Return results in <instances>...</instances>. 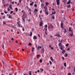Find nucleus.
<instances>
[{
  "instance_id": "1",
  "label": "nucleus",
  "mask_w": 75,
  "mask_h": 75,
  "mask_svg": "<svg viewBox=\"0 0 75 75\" xmlns=\"http://www.w3.org/2000/svg\"><path fill=\"white\" fill-rule=\"evenodd\" d=\"M22 16L24 17H25V18H27L28 17L27 14V13H25V12H24V13Z\"/></svg>"
},
{
  "instance_id": "2",
  "label": "nucleus",
  "mask_w": 75,
  "mask_h": 75,
  "mask_svg": "<svg viewBox=\"0 0 75 75\" xmlns=\"http://www.w3.org/2000/svg\"><path fill=\"white\" fill-rule=\"evenodd\" d=\"M56 36L58 37H61V36H60V34L59 33H57L56 35H54V37H56Z\"/></svg>"
},
{
  "instance_id": "3",
  "label": "nucleus",
  "mask_w": 75,
  "mask_h": 75,
  "mask_svg": "<svg viewBox=\"0 0 75 75\" xmlns=\"http://www.w3.org/2000/svg\"><path fill=\"white\" fill-rule=\"evenodd\" d=\"M56 2L57 3V4L58 6H59L60 3H59V0H57Z\"/></svg>"
},
{
  "instance_id": "4",
  "label": "nucleus",
  "mask_w": 75,
  "mask_h": 75,
  "mask_svg": "<svg viewBox=\"0 0 75 75\" xmlns=\"http://www.w3.org/2000/svg\"><path fill=\"white\" fill-rule=\"evenodd\" d=\"M60 25H61V27L62 28H64V27H63L64 25H63V23H62V22H61Z\"/></svg>"
},
{
  "instance_id": "5",
  "label": "nucleus",
  "mask_w": 75,
  "mask_h": 75,
  "mask_svg": "<svg viewBox=\"0 0 75 75\" xmlns=\"http://www.w3.org/2000/svg\"><path fill=\"white\" fill-rule=\"evenodd\" d=\"M22 20L23 22H25V17H23V16H22Z\"/></svg>"
},
{
  "instance_id": "6",
  "label": "nucleus",
  "mask_w": 75,
  "mask_h": 75,
  "mask_svg": "<svg viewBox=\"0 0 75 75\" xmlns=\"http://www.w3.org/2000/svg\"><path fill=\"white\" fill-rule=\"evenodd\" d=\"M68 35H70L71 37H72V36L73 35H74V33H73V32H71V34H69Z\"/></svg>"
},
{
  "instance_id": "7",
  "label": "nucleus",
  "mask_w": 75,
  "mask_h": 75,
  "mask_svg": "<svg viewBox=\"0 0 75 75\" xmlns=\"http://www.w3.org/2000/svg\"><path fill=\"white\" fill-rule=\"evenodd\" d=\"M44 9L45 10V11H48V9H47V7L46 6H44Z\"/></svg>"
},
{
  "instance_id": "8",
  "label": "nucleus",
  "mask_w": 75,
  "mask_h": 75,
  "mask_svg": "<svg viewBox=\"0 0 75 75\" xmlns=\"http://www.w3.org/2000/svg\"><path fill=\"white\" fill-rule=\"evenodd\" d=\"M40 26H42V21H41L40 23Z\"/></svg>"
},
{
  "instance_id": "9",
  "label": "nucleus",
  "mask_w": 75,
  "mask_h": 75,
  "mask_svg": "<svg viewBox=\"0 0 75 75\" xmlns=\"http://www.w3.org/2000/svg\"><path fill=\"white\" fill-rule=\"evenodd\" d=\"M36 57H37V59H38V58H39V57H41V55H40V54L37 55Z\"/></svg>"
},
{
  "instance_id": "10",
  "label": "nucleus",
  "mask_w": 75,
  "mask_h": 75,
  "mask_svg": "<svg viewBox=\"0 0 75 75\" xmlns=\"http://www.w3.org/2000/svg\"><path fill=\"white\" fill-rule=\"evenodd\" d=\"M62 46V44L61 43H59L58 46L59 47H60L61 46Z\"/></svg>"
},
{
  "instance_id": "11",
  "label": "nucleus",
  "mask_w": 75,
  "mask_h": 75,
  "mask_svg": "<svg viewBox=\"0 0 75 75\" xmlns=\"http://www.w3.org/2000/svg\"><path fill=\"white\" fill-rule=\"evenodd\" d=\"M71 2V0H69L67 3V4H69V3H70Z\"/></svg>"
},
{
  "instance_id": "12",
  "label": "nucleus",
  "mask_w": 75,
  "mask_h": 75,
  "mask_svg": "<svg viewBox=\"0 0 75 75\" xmlns=\"http://www.w3.org/2000/svg\"><path fill=\"white\" fill-rule=\"evenodd\" d=\"M17 24H18V27H20V25H21L18 22L17 23Z\"/></svg>"
},
{
  "instance_id": "13",
  "label": "nucleus",
  "mask_w": 75,
  "mask_h": 75,
  "mask_svg": "<svg viewBox=\"0 0 75 75\" xmlns=\"http://www.w3.org/2000/svg\"><path fill=\"white\" fill-rule=\"evenodd\" d=\"M37 36H34L33 37V39H34V40H36V39H37Z\"/></svg>"
},
{
  "instance_id": "14",
  "label": "nucleus",
  "mask_w": 75,
  "mask_h": 75,
  "mask_svg": "<svg viewBox=\"0 0 75 75\" xmlns=\"http://www.w3.org/2000/svg\"><path fill=\"white\" fill-rule=\"evenodd\" d=\"M53 28V25H50V28Z\"/></svg>"
},
{
  "instance_id": "15",
  "label": "nucleus",
  "mask_w": 75,
  "mask_h": 75,
  "mask_svg": "<svg viewBox=\"0 0 75 75\" xmlns=\"http://www.w3.org/2000/svg\"><path fill=\"white\" fill-rule=\"evenodd\" d=\"M14 26L13 25L11 26V27H13V28H16V25H14Z\"/></svg>"
},
{
  "instance_id": "16",
  "label": "nucleus",
  "mask_w": 75,
  "mask_h": 75,
  "mask_svg": "<svg viewBox=\"0 0 75 75\" xmlns=\"http://www.w3.org/2000/svg\"><path fill=\"white\" fill-rule=\"evenodd\" d=\"M45 13H46V14L47 15H48V11H45Z\"/></svg>"
},
{
  "instance_id": "17",
  "label": "nucleus",
  "mask_w": 75,
  "mask_h": 75,
  "mask_svg": "<svg viewBox=\"0 0 75 75\" xmlns=\"http://www.w3.org/2000/svg\"><path fill=\"white\" fill-rule=\"evenodd\" d=\"M42 48V47L41 46H39L38 47V50H39V48Z\"/></svg>"
},
{
  "instance_id": "18",
  "label": "nucleus",
  "mask_w": 75,
  "mask_h": 75,
  "mask_svg": "<svg viewBox=\"0 0 75 75\" xmlns=\"http://www.w3.org/2000/svg\"><path fill=\"white\" fill-rule=\"evenodd\" d=\"M40 71H40V72H43V71H44V69H40Z\"/></svg>"
},
{
  "instance_id": "19",
  "label": "nucleus",
  "mask_w": 75,
  "mask_h": 75,
  "mask_svg": "<svg viewBox=\"0 0 75 75\" xmlns=\"http://www.w3.org/2000/svg\"><path fill=\"white\" fill-rule=\"evenodd\" d=\"M50 59L53 62L54 61V59H52V57H50Z\"/></svg>"
},
{
  "instance_id": "20",
  "label": "nucleus",
  "mask_w": 75,
  "mask_h": 75,
  "mask_svg": "<svg viewBox=\"0 0 75 75\" xmlns=\"http://www.w3.org/2000/svg\"><path fill=\"white\" fill-rule=\"evenodd\" d=\"M34 49H35V48H34V47H32V52H34Z\"/></svg>"
},
{
  "instance_id": "21",
  "label": "nucleus",
  "mask_w": 75,
  "mask_h": 75,
  "mask_svg": "<svg viewBox=\"0 0 75 75\" xmlns=\"http://www.w3.org/2000/svg\"><path fill=\"white\" fill-rule=\"evenodd\" d=\"M63 46H62V45L61 46V48H60V50H63Z\"/></svg>"
},
{
  "instance_id": "22",
  "label": "nucleus",
  "mask_w": 75,
  "mask_h": 75,
  "mask_svg": "<svg viewBox=\"0 0 75 75\" xmlns=\"http://www.w3.org/2000/svg\"><path fill=\"white\" fill-rule=\"evenodd\" d=\"M33 3H34V2H32V3L30 4V6H33Z\"/></svg>"
},
{
  "instance_id": "23",
  "label": "nucleus",
  "mask_w": 75,
  "mask_h": 75,
  "mask_svg": "<svg viewBox=\"0 0 75 75\" xmlns=\"http://www.w3.org/2000/svg\"><path fill=\"white\" fill-rule=\"evenodd\" d=\"M64 65L65 67H67V63H64Z\"/></svg>"
},
{
  "instance_id": "24",
  "label": "nucleus",
  "mask_w": 75,
  "mask_h": 75,
  "mask_svg": "<svg viewBox=\"0 0 75 75\" xmlns=\"http://www.w3.org/2000/svg\"><path fill=\"white\" fill-rule=\"evenodd\" d=\"M64 33L65 34V33H67V30H66V29H64Z\"/></svg>"
},
{
  "instance_id": "25",
  "label": "nucleus",
  "mask_w": 75,
  "mask_h": 75,
  "mask_svg": "<svg viewBox=\"0 0 75 75\" xmlns=\"http://www.w3.org/2000/svg\"><path fill=\"white\" fill-rule=\"evenodd\" d=\"M64 52H65V50H62V53H63V54H64Z\"/></svg>"
},
{
  "instance_id": "26",
  "label": "nucleus",
  "mask_w": 75,
  "mask_h": 75,
  "mask_svg": "<svg viewBox=\"0 0 75 75\" xmlns=\"http://www.w3.org/2000/svg\"><path fill=\"white\" fill-rule=\"evenodd\" d=\"M71 28H69V30L70 31H71V32H72V30H71Z\"/></svg>"
},
{
  "instance_id": "27",
  "label": "nucleus",
  "mask_w": 75,
  "mask_h": 75,
  "mask_svg": "<svg viewBox=\"0 0 75 75\" xmlns=\"http://www.w3.org/2000/svg\"><path fill=\"white\" fill-rule=\"evenodd\" d=\"M28 45H29V46H31V45H32V44L31 43H29L28 44Z\"/></svg>"
},
{
  "instance_id": "28",
  "label": "nucleus",
  "mask_w": 75,
  "mask_h": 75,
  "mask_svg": "<svg viewBox=\"0 0 75 75\" xmlns=\"http://www.w3.org/2000/svg\"><path fill=\"white\" fill-rule=\"evenodd\" d=\"M42 52H43V54H44V48H42Z\"/></svg>"
},
{
  "instance_id": "29",
  "label": "nucleus",
  "mask_w": 75,
  "mask_h": 75,
  "mask_svg": "<svg viewBox=\"0 0 75 75\" xmlns=\"http://www.w3.org/2000/svg\"><path fill=\"white\" fill-rule=\"evenodd\" d=\"M42 59H40V63H42Z\"/></svg>"
},
{
  "instance_id": "30",
  "label": "nucleus",
  "mask_w": 75,
  "mask_h": 75,
  "mask_svg": "<svg viewBox=\"0 0 75 75\" xmlns=\"http://www.w3.org/2000/svg\"><path fill=\"white\" fill-rule=\"evenodd\" d=\"M51 18H52V19H54H54H55V16H52Z\"/></svg>"
},
{
  "instance_id": "31",
  "label": "nucleus",
  "mask_w": 75,
  "mask_h": 75,
  "mask_svg": "<svg viewBox=\"0 0 75 75\" xmlns=\"http://www.w3.org/2000/svg\"><path fill=\"white\" fill-rule=\"evenodd\" d=\"M67 56H68V54H67V53L65 54V57H67Z\"/></svg>"
},
{
  "instance_id": "32",
  "label": "nucleus",
  "mask_w": 75,
  "mask_h": 75,
  "mask_svg": "<svg viewBox=\"0 0 75 75\" xmlns=\"http://www.w3.org/2000/svg\"><path fill=\"white\" fill-rule=\"evenodd\" d=\"M30 36H32V35H33V33H32L31 32H30Z\"/></svg>"
},
{
  "instance_id": "33",
  "label": "nucleus",
  "mask_w": 75,
  "mask_h": 75,
  "mask_svg": "<svg viewBox=\"0 0 75 75\" xmlns=\"http://www.w3.org/2000/svg\"><path fill=\"white\" fill-rule=\"evenodd\" d=\"M8 18H11V19H12V17L10 16H8Z\"/></svg>"
},
{
  "instance_id": "34",
  "label": "nucleus",
  "mask_w": 75,
  "mask_h": 75,
  "mask_svg": "<svg viewBox=\"0 0 75 75\" xmlns=\"http://www.w3.org/2000/svg\"><path fill=\"white\" fill-rule=\"evenodd\" d=\"M35 12H37V11H38V10L37 9H35Z\"/></svg>"
},
{
  "instance_id": "35",
  "label": "nucleus",
  "mask_w": 75,
  "mask_h": 75,
  "mask_svg": "<svg viewBox=\"0 0 75 75\" xmlns=\"http://www.w3.org/2000/svg\"><path fill=\"white\" fill-rule=\"evenodd\" d=\"M69 45V44H68V43H67V44H66V47H68V46Z\"/></svg>"
},
{
  "instance_id": "36",
  "label": "nucleus",
  "mask_w": 75,
  "mask_h": 75,
  "mask_svg": "<svg viewBox=\"0 0 75 75\" xmlns=\"http://www.w3.org/2000/svg\"><path fill=\"white\" fill-rule=\"evenodd\" d=\"M47 27H48V25H45V28H47Z\"/></svg>"
},
{
  "instance_id": "37",
  "label": "nucleus",
  "mask_w": 75,
  "mask_h": 75,
  "mask_svg": "<svg viewBox=\"0 0 75 75\" xmlns=\"http://www.w3.org/2000/svg\"><path fill=\"white\" fill-rule=\"evenodd\" d=\"M15 10L16 11H18V8H15Z\"/></svg>"
},
{
  "instance_id": "38",
  "label": "nucleus",
  "mask_w": 75,
  "mask_h": 75,
  "mask_svg": "<svg viewBox=\"0 0 75 75\" xmlns=\"http://www.w3.org/2000/svg\"><path fill=\"white\" fill-rule=\"evenodd\" d=\"M62 41H63V40L62 39L61 40V41H60V43H61H61H62Z\"/></svg>"
},
{
  "instance_id": "39",
  "label": "nucleus",
  "mask_w": 75,
  "mask_h": 75,
  "mask_svg": "<svg viewBox=\"0 0 75 75\" xmlns=\"http://www.w3.org/2000/svg\"><path fill=\"white\" fill-rule=\"evenodd\" d=\"M2 48H3V49H4V45H2Z\"/></svg>"
},
{
  "instance_id": "40",
  "label": "nucleus",
  "mask_w": 75,
  "mask_h": 75,
  "mask_svg": "<svg viewBox=\"0 0 75 75\" xmlns=\"http://www.w3.org/2000/svg\"><path fill=\"white\" fill-rule=\"evenodd\" d=\"M31 11V9L29 8V10H28V11Z\"/></svg>"
},
{
  "instance_id": "41",
  "label": "nucleus",
  "mask_w": 75,
  "mask_h": 75,
  "mask_svg": "<svg viewBox=\"0 0 75 75\" xmlns=\"http://www.w3.org/2000/svg\"><path fill=\"white\" fill-rule=\"evenodd\" d=\"M48 4H49V3H48V2H46V5H48Z\"/></svg>"
},
{
  "instance_id": "42",
  "label": "nucleus",
  "mask_w": 75,
  "mask_h": 75,
  "mask_svg": "<svg viewBox=\"0 0 75 75\" xmlns=\"http://www.w3.org/2000/svg\"><path fill=\"white\" fill-rule=\"evenodd\" d=\"M29 75H31V71H29Z\"/></svg>"
},
{
  "instance_id": "43",
  "label": "nucleus",
  "mask_w": 75,
  "mask_h": 75,
  "mask_svg": "<svg viewBox=\"0 0 75 75\" xmlns=\"http://www.w3.org/2000/svg\"><path fill=\"white\" fill-rule=\"evenodd\" d=\"M12 7V5H9V7L10 8H11Z\"/></svg>"
},
{
  "instance_id": "44",
  "label": "nucleus",
  "mask_w": 75,
  "mask_h": 75,
  "mask_svg": "<svg viewBox=\"0 0 75 75\" xmlns=\"http://www.w3.org/2000/svg\"><path fill=\"white\" fill-rule=\"evenodd\" d=\"M4 13H5V14H7V12L6 11H4Z\"/></svg>"
},
{
  "instance_id": "45",
  "label": "nucleus",
  "mask_w": 75,
  "mask_h": 75,
  "mask_svg": "<svg viewBox=\"0 0 75 75\" xmlns=\"http://www.w3.org/2000/svg\"><path fill=\"white\" fill-rule=\"evenodd\" d=\"M50 65H51V64H52V62H51V61H50Z\"/></svg>"
},
{
  "instance_id": "46",
  "label": "nucleus",
  "mask_w": 75,
  "mask_h": 75,
  "mask_svg": "<svg viewBox=\"0 0 75 75\" xmlns=\"http://www.w3.org/2000/svg\"><path fill=\"white\" fill-rule=\"evenodd\" d=\"M2 63L4 65L5 63H4V62L3 60H2Z\"/></svg>"
},
{
  "instance_id": "47",
  "label": "nucleus",
  "mask_w": 75,
  "mask_h": 75,
  "mask_svg": "<svg viewBox=\"0 0 75 75\" xmlns=\"http://www.w3.org/2000/svg\"><path fill=\"white\" fill-rule=\"evenodd\" d=\"M19 3H21V1H22V0H19Z\"/></svg>"
},
{
  "instance_id": "48",
  "label": "nucleus",
  "mask_w": 75,
  "mask_h": 75,
  "mask_svg": "<svg viewBox=\"0 0 75 75\" xmlns=\"http://www.w3.org/2000/svg\"><path fill=\"white\" fill-rule=\"evenodd\" d=\"M13 13V11H11L10 13L12 14V13Z\"/></svg>"
},
{
  "instance_id": "49",
  "label": "nucleus",
  "mask_w": 75,
  "mask_h": 75,
  "mask_svg": "<svg viewBox=\"0 0 75 75\" xmlns=\"http://www.w3.org/2000/svg\"><path fill=\"white\" fill-rule=\"evenodd\" d=\"M11 40H12V41H13L14 40V38H11Z\"/></svg>"
},
{
  "instance_id": "50",
  "label": "nucleus",
  "mask_w": 75,
  "mask_h": 75,
  "mask_svg": "<svg viewBox=\"0 0 75 75\" xmlns=\"http://www.w3.org/2000/svg\"><path fill=\"white\" fill-rule=\"evenodd\" d=\"M5 18V16H3V18H2L3 19H4Z\"/></svg>"
},
{
  "instance_id": "51",
  "label": "nucleus",
  "mask_w": 75,
  "mask_h": 75,
  "mask_svg": "<svg viewBox=\"0 0 75 75\" xmlns=\"http://www.w3.org/2000/svg\"><path fill=\"white\" fill-rule=\"evenodd\" d=\"M34 7H37V4H35L34 5Z\"/></svg>"
},
{
  "instance_id": "52",
  "label": "nucleus",
  "mask_w": 75,
  "mask_h": 75,
  "mask_svg": "<svg viewBox=\"0 0 75 75\" xmlns=\"http://www.w3.org/2000/svg\"><path fill=\"white\" fill-rule=\"evenodd\" d=\"M53 13H54V14H55V13H56V12H55V11H54V12Z\"/></svg>"
},
{
  "instance_id": "53",
  "label": "nucleus",
  "mask_w": 75,
  "mask_h": 75,
  "mask_svg": "<svg viewBox=\"0 0 75 75\" xmlns=\"http://www.w3.org/2000/svg\"><path fill=\"white\" fill-rule=\"evenodd\" d=\"M12 3V4H14V1H13V2Z\"/></svg>"
},
{
  "instance_id": "54",
  "label": "nucleus",
  "mask_w": 75,
  "mask_h": 75,
  "mask_svg": "<svg viewBox=\"0 0 75 75\" xmlns=\"http://www.w3.org/2000/svg\"><path fill=\"white\" fill-rule=\"evenodd\" d=\"M69 50H70V49L69 48H68L67 49V51H69Z\"/></svg>"
},
{
  "instance_id": "55",
  "label": "nucleus",
  "mask_w": 75,
  "mask_h": 75,
  "mask_svg": "<svg viewBox=\"0 0 75 75\" xmlns=\"http://www.w3.org/2000/svg\"><path fill=\"white\" fill-rule=\"evenodd\" d=\"M69 7H70V5L67 6V7H68V8H69Z\"/></svg>"
},
{
  "instance_id": "56",
  "label": "nucleus",
  "mask_w": 75,
  "mask_h": 75,
  "mask_svg": "<svg viewBox=\"0 0 75 75\" xmlns=\"http://www.w3.org/2000/svg\"><path fill=\"white\" fill-rule=\"evenodd\" d=\"M17 34H20V32H17Z\"/></svg>"
},
{
  "instance_id": "57",
  "label": "nucleus",
  "mask_w": 75,
  "mask_h": 75,
  "mask_svg": "<svg viewBox=\"0 0 75 75\" xmlns=\"http://www.w3.org/2000/svg\"><path fill=\"white\" fill-rule=\"evenodd\" d=\"M11 31L12 32H13V30L12 29H11Z\"/></svg>"
},
{
  "instance_id": "58",
  "label": "nucleus",
  "mask_w": 75,
  "mask_h": 75,
  "mask_svg": "<svg viewBox=\"0 0 75 75\" xmlns=\"http://www.w3.org/2000/svg\"><path fill=\"white\" fill-rule=\"evenodd\" d=\"M38 36L39 37H40V35L39 34H38Z\"/></svg>"
},
{
  "instance_id": "59",
  "label": "nucleus",
  "mask_w": 75,
  "mask_h": 75,
  "mask_svg": "<svg viewBox=\"0 0 75 75\" xmlns=\"http://www.w3.org/2000/svg\"><path fill=\"white\" fill-rule=\"evenodd\" d=\"M62 58L63 59V60H64V58L63 57H62Z\"/></svg>"
},
{
  "instance_id": "60",
  "label": "nucleus",
  "mask_w": 75,
  "mask_h": 75,
  "mask_svg": "<svg viewBox=\"0 0 75 75\" xmlns=\"http://www.w3.org/2000/svg\"><path fill=\"white\" fill-rule=\"evenodd\" d=\"M8 11H10V10L9 8H8Z\"/></svg>"
},
{
  "instance_id": "61",
  "label": "nucleus",
  "mask_w": 75,
  "mask_h": 75,
  "mask_svg": "<svg viewBox=\"0 0 75 75\" xmlns=\"http://www.w3.org/2000/svg\"><path fill=\"white\" fill-rule=\"evenodd\" d=\"M29 14L31 15V14H32V13H31V12H29Z\"/></svg>"
},
{
  "instance_id": "62",
  "label": "nucleus",
  "mask_w": 75,
  "mask_h": 75,
  "mask_svg": "<svg viewBox=\"0 0 75 75\" xmlns=\"http://www.w3.org/2000/svg\"><path fill=\"white\" fill-rule=\"evenodd\" d=\"M40 1L41 2V3H42L43 1L42 0H40Z\"/></svg>"
},
{
  "instance_id": "63",
  "label": "nucleus",
  "mask_w": 75,
  "mask_h": 75,
  "mask_svg": "<svg viewBox=\"0 0 75 75\" xmlns=\"http://www.w3.org/2000/svg\"><path fill=\"white\" fill-rule=\"evenodd\" d=\"M1 14L2 15H3V14H4V13H1Z\"/></svg>"
},
{
  "instance_id": "64",
  "label": "nucleus",
  "mask_w": 75,
  "mask_h": 75,
  "mask_svg": "<svg viewBox=\"0 0 75 75\" xmlns=\"http://www.w3.org/2000/svg\"><path fill=\"white\" fill-rule=\"evenodd\" d=\"M74 71H75V67H74Z\"/></svg>"
}]
</instances>
